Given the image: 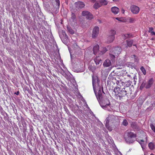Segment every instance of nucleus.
<instances>
[{"label": "nucleus", "mask_w": 155, "mask_h": 155, "mask_svg": "<svg viewBox=\"0 0 155 155\" xmlns=\"http://www.w3.org/2000/svg\"><path fill=\"white\" fill-rule=\"evenodd\" d=\"M92 85L93 89L98 101H101L100 105L103 109L107 110L108 111H111L113 110V106L110 105V102L108 99L106 98L104 100H102L103 95L102 92L104 94L103 89V87L99 84L100 80L96 75L93 74L92 75Z\"/></svg>", "instance_id": "obj_1"}, {"label": "nucleus", "mask_w": 155, "mask_h": 155, "mask_svg": "<svg viewBox=\"0 0 155 155\" xmlns=\"http://www.w3.org/2000/svg\"><path fill=\"white\" fill-rule=\"evenodd\" d=\"M115 79L117 84L120 86V88L119 87H115L113 91L112 94L115 98L120 100L123 97L127 94H132L130 88L123 87V86L125 85V83L122 81L121 78H119L118 80Z\"/></svg>", "instance_id": "obj_2"}, {"label": "nucleus", "mask_w": 155, "mask_h": 155, "mask_svg": "<svg viewBox=\"0 0 155 155\" xmlns=\"http://www.w3.org/2000/svg\"><path fill=\"white\" fill-rule=\"evenodd\" d=\"M136 137V134L130 131L127 132L124 134V138L125 141L129 143H133L134 141V138Z\"/></svg>", "instance_id": "obj_3"}, {"label": "nucleus", "mask_w": 155, "mask_h": 155, "mask_svg": "<svg viewBox=\"0 0 155 155\" xmlns=\"http://www.w3.org/2000/svg\"><path fill=\"white\" fill-rule=\"evenodd\" d=\"M116 117L113 115H109L105 120V125L106 127L109 129L110 124H112L115 121Z\"/></svg>", "instance_id": "obj_4"}, {"label": "nucleus", "mask_w": 155, "mask_h": 155, "mask_svg": "<svg viewBox=\"0 0 155 155\" xmlns=\"http://www.w3.org/2000/svg\"><path fill=\"white\" fill-rule=\"evenodd\" d=\"M153 81V80L152 78H150L148 81L147 84L145 81H144L140 87V89H142L144 87H145L146 88H149L152 84Z\"/></svg>", "instance_id": "obj_5"}, {"label": "nucleus", "mask_w": 155, "mask_h": 155, "mask_svg": "<svg viewBox=\"0 0 155 155\" xmlns=\"http://www.w3.org/2000/svg\"><path fill=\"white\" fill-rule=\"evenodd\" d=\"M130 10L131 12L134 14H137L140 10V8L138 6L132 5L130 6Z\"/></svg>", "instance_id": "obj_6"}, {"label": "nucleus", "mask_w": 155, "mask_h": 155, "mask_svg": "<svg viewBox=\"0 0 155 155\" xmlns=\"http://www.w3.org/2000/svg\"><path fill=\"white\" fill-rule=\"evenodd\" d=\"M99 28L97 26H95L93 29L92 36L93 38H95L97 36L99 33Z\"/></svg>", "instance_id": "obj_7"}, {"label": "nucleus", "mask_w": 155, "mask_h": 155, "mask_svg": "<svg viewBox=\"0 0 155 155\" xmlns=\"http://www.w3.org/2000/svg\"><path fill=\"white\" fill-rule=\"evenodd\" d=\"M59 35L62 41L64 43V42L63 41L64 40H63L64 38L66 40L68 39V37L65 32L63 31H62L61 32H60Z\"/></svg>", "instance_id": "obj_8"}, {"label": "nucleus", "mask_w": 155, "mask_h": 155, "mask_svg": "<svg viewBox=\"0 0 155 155\" xmlns=\"http://www.w3.org/2000/svg\"><path fill=\"white\" fill-rule=\"evenodd\" d=\"M76 8L77 9H81L84 6V4L83 2H78L75 3Z\"/></svg>", "instance_id": "obj_9"}, {"label": "nucleus", "mask_w": 155, "mask_h": 155, "mask_svg": "<svg viewBox=\"0 0 155 155\" xmlns=\"http://www.w3.org/2000/svg\"><path fill=\"white\" fill-rule=\"evenodd\" d=\"M93 52L94 54H101V50L100 48H99V46L97 45L94 46L93 49Z\"/></svg>", "instance_id": "obj_10"}, {"label": "nucleus", "mask_w": 155, "mask_h": 155, "mask_svg": "<svg viewBox=\"0 0 155 155\" xmlns=\"http://www.w3.org/2000/svg\"><path fill=\"white\" fill-rule=\"evenodd\" d=\"M111 51H114V53L115 55L117 56L118 54L120 53V49L119 47H116L113 48Z\"/></svg>", "instance_id": "obj_11"}, {"label": "nucleus", "mask_w": 155, "mask_h": 155, "mask_svg": "<svg viewBox=\"0 0 155 155\" xmlns=\"http://www.w3.org/2000/svg\"><path fill=\"white\" fill-rule=\"evenodd\" d=\"M126 44L125 45H123L122 47L123 48L125 47L126 48H127L128 47H131L133 43V41L132 40H127L126 41Z\"/></svg>", "instance_id": "obj_12"}, {"label": "nucleus", "mask_w": 155, "mask_h": 155, "mask_svg": "<svg viewBox=\"0 0 155 155\" xmlns=\"http://www.w3.org/2000/svg\"><path fill=\"white\" fill-rule=\"evenodd\" d=\"M111 11L114 14H117L119 11V9L117 7H114L111 8Z\"/></svg>", "instance_id": "obj_13"}, {"label": "nucleus", "mask_w": 155, "mask_h": 155, "mask_svg": "<svg viewBox=\"0 0 155 155\" xmlns=\"http://www.w3.org/2000/svg\"><path fill=\"white\" fill-rule=\"evenodd\" d=\"M111 65V62L109 59H106L104 62L103 65L105 67H108Z\"/></svg>", "instance_id": "obj_14"}, {"label": "nucleus", "mask_w": 155, "mask_h": 155, "mask_svg": "<svg viewBox=\"0 0 155 155\" xmlns=\"http://www.w3.org/2000/svg\"><path fill=\"white\" fill-rule=\"evenodd\" d=\"M69 20L71 22H75L76 21V16L74 13H72L71 18Z\"/></svg>", "instance_id": "obj_15"}, {"label": "nucleus", "mask_w": 155, "mask_h": 155, "mask_svg": "<svg viewBox=\"0 0 155 155\" xmlns=\"http://www.w3.org/2000/svg\"><path fill=\"white\" fill-rule=\"evenodd\" d=\"M115 38V36L109 35L107 38V42L108 43L112 42Z\"/></svg>", "instance_id": "obj_16"}, {"label": "nucleus", "mask_w": 155, "mask_h": 155, "mask_svg": "<svg viewBox=\"0 0 155 155\" xmlns=\"http://www.w3.org/2000/svg\"><path fill=\"white\" fill-rule=\"evenodd\" d=\"M54 2L55 3V7L58 9L60 7V3L59 0H53Z\"/></svg>", "instance_id": "obj_17"}, {"label": "nucleus", "mask_w": 155, "mask_h": 155, "mask_svg": "<svg viewBox=\"0 0 155 155\" xmlns=\"http://www.w3.org/2000/svg\"><path fill=\"white\" fill-rule=\"evenodd\" d=\"M88 68L90 71L94 72L95 71L96 68L95 66L91 65L89 66Z\"/></svg>", "instance_id": "obj_18"}, {"label": "nucleus", "mask_w": 155, "mask_h": 155, "mask_svg": "<svg viewBox=\"0 0 155 155\" xmlns=\"http://www.w3.org/2000/svg\"><path fill=\"white\" fill-rule=\"evenodd\" d=\"M109 54L110 58L112 59H114L116 57H117V56L115 55V54L114 53V51H111Z\"/></svg>", "instance_id": "obj_19"}, {"label": "nucleus", "mask_w": 155, "mask_h": 155, "mask_svg": "<svg viewBox=\"0 0 155 155\" xmlns=\"http://www.w3.org/2000/svg\"><path fill=\"white\" fill-rule=\"evenodd\" d=\"M101 50V54H103L107 51L106 48L105 47H101L100 48Z\"/></svg>", "instance_id": "obj_20"}, {"label": "nucleus", "mask_w": 155, "mask_h": 155, "mask_svg": "<svg viewBox=\"0 0 155 155\" xmlns=\"http://www.w3.org/2000/svg\"><path fill=\"white\" fill-rule=\"evenodd\" d=\"M116 34V31L114 30H111L109 32V35L111 36H115V35Z\"/></svg>", "instance_id": "obj_21"}, {"label": "nucleus", "mask_w": 155, "mask_h": 155, "mask_svg": "<svg viewBox=\"0 0 155 155\" xmlns=\"http://www.w3.org/2000/svg\"><path fill=\"white\" fill-rule=\"evenodd\" d=\"M94 60L97 65H98L100 64V63L101 61V59L99 57H96L95 58Z\"/></svg>", "instance_id": "obj_22"}, {"label": "nucleus", "mask_w": 155, "mask_h": 155, "mask_svg": "<svg viewBox=\"0 0 155 155\" xmlns=\"http://www.w3.org/2000/svg\"><path fill=\"white\" fill-rule=\"evenodd\" d=\"M148 147L151 150H153L155 148V145L152 142H150L149 143Z\"/></svg>", "instance_id": "obj_23"}, {"label": "nucleus", "mask_w": 155, "mask_h": 155, "mask_svg": "<svg viewBox=\"0 0 155 155\" xmlns=\"http://www.w3.org/2000/svg\"><path fill=\"white\" fill-rule=\"evenodd\" d=\"M99 2L101 5H106L107 4V2L105 0H99Z\"/></svg>", "instance_id": "obj_24"}, {"label": "nucleus", "mask_w": 155, "mask_h": 155, "mask_svg": "<svg viewBox=\"0 0 155 155\" xmlns=\"http://www.w3.org/2000/svg\"><path fill=\"white\" fill-rule=\"evenodd\" d=\"M101 5L100 3H99L97 2H96L94 5V7L95 9H97L100 7H101Z\"/></svg>", "instance_id": "obj_25"}, {"label": "nucleus", "mask_w": 155, "mask_h": 155, "mask_svg": "<svg viewBox=\"0 0 155 155\" xmlns=\"http://www.w3.org/2000/svg\"><path fill=\"white\" fill-rule=\"evenodd\" d=\"M127 20L130 23H134L136 21L135 18H127Z\"/></svg>", "instance_id": "obj_26"}, {"label": "nucleus", "mask_w": 155, "mask_h": 155, "mask_svg": "<svg viewBox=\"0 0 155 155\" xmlns=\"http://www.w3.org/2000/svg\"><path fill=\"white\" fill-rule=\"evenodd\" d=\"M126 83L125 86H124L125 87H128V88H130V86L131 84V82L130 81H128L127 82H126Z\"/></svg>", "instance_id": "obj_27"}, {"label": "nucleus", "mask_w": 155, "mask_h": 155, "mask_svg": "<svg viewBox=\"0 0 155 155\" xmlns=\"http://www.w3.org/2000/svg\"><path fill=\"white\" fill-rule=\"evenodd\" d=\"M86 18L87 19L90 20L91 19L93 18V16L92 15V14L90 12L89 15H87L86 16Z\"/></svg>", "instance_id": "obj_28"}, {"label": "nucleus", "mask_w": 155, "mask_h": 155, "mask_svg": "<svg viewBox=\"0 0 155 155\" xmlns=\"http://www.w3.org/2000/svg\"><path fill=\"white\" fill-rule=\"evenodd\" d=\"M89 12L88 11H84L82 12V15L83 16H85L86 17L87 15H89Z\"/></svg>", "instance_id": "obj_29"}, {"label": "nucleus", "mask_w": 155, "mask_h": 155, "mask_svg": "<svg viewBox=\"0 0 155 155\" xmlns=\"http://www.w3.org/2000/svg\"><path fill=\"white\" fill-rule=\"evenodd\" d=\"M45 7V8H46V9L47 11H50L52 10L51 7L48 4L46 5Z\"/></svg>", "instance_id": "obj_30"}, {"label": "nucleus", "mask_w": 155, "mask_h": 155, "mask_svg": "<svg viewBox=\"0 0 155 155\" xmlns=\"http://www.w3.org/2000/svg\"><path fill=\"white\" fill-rule=\"evenodd\" d=\"M140 69L141 70V71H142L144 75H145L146 74V70L143 67V66L141 67L140 68Z\"/></svg>", "instance_id": "obj_31"}, {"label": "nucleus", "mask_w": 155, "mask_h": 155, "mask_svg": "<svg viewBox=\"0 0 155 155\" xmlns=\"http://www.w3.org/2000/svg\"><path fill=\"white\" fill-rule=\"evenodd\" d=\"M67 29L70 34H73L74 33V31L70 28L67 27Z\"/></svg>", "instance_id": "obj_32"}, {"label": "nucleus", "mask_w": 155, "mask_h": 155, "mask_svg": "<svg viewBox=\"0 0 155 155\" xmlns=\"http://www.w3.org/2000/svg\"><path fill=\"white\" fill-rule=\"evenodd\" d=\"M122 124L124 126H127L128 124V123L126 120L124 119L122 123Z\"/></svg>", "instance_id": "obj_33"}, {"label": "nucleus", "mask_w": 155, "mask_h": 155, "mask_svg": "<svg viewBox=\"0 0 155 155\" xmlns=\"http://www.w3.org/2000/svg\"><path fill=\"white\" fill-rule=\"evenodd\" d=\"M150 127L151 129L155 133V126L152 124H150Z\"/></svg>", "instance_id": "obj_34"}, {"label": "nucleus", "mask_w": 155, "mask_h": 155, "mask_svg": "<svg viewBox=\"0 0 155 155\" xmlns=\"http://www.w3.org/2000/svg\"><path fill=\"white\" fill-rule=\"evenodd\" d=\"M140 144L141 145V147L143 149L145 147L144 143L141 142H139Z\"/></svg>", "instance_id": "obj_35"}, {"label": "nucleus", "mask_w": 155, "mask_h": 155, "mask_svg": "<svg viewBox=\"0 0 155 155\" xmlns=\"http://www.w3.org/2000/svg\"><path fill=\"white\" fill-rule=\"evenodd\" d=\"M153 28L152 27L150 28H149L148 31L150 33L151 32L153 31Z\"/></svg>", "instance_id": "obj_36"}, {"label": "nucleus", "mask_w": 155, "mask_h": 155, "mask_svg": "<svg viewBox=\"0 0 155 155\" xmlns=\"http://www.w3.org/2000/svg\"><path fill=\"white\" fill-rule=\"evenodd\" d=\"M124 35L125 37V39L127 38H128L129 37H130V35L128 34H126V35Z\"/></svg>", "instance_id": "obj_37"}, {"label": "nucleus", "mask_w": 155, "mask_h": 155, "mask_svg": "<svg viewBox=\"0 0 155 155\" xmlns=\"http://www.w3.org/2000/svg\"><path fill=\"white\" fill-rule=\"evenodd\" d=\"M134 61H138L139 60L138 58L135 56V57L134 58Z\"/></svg>", "instance_id": "obj_38"}, {"label": "nucleus", "mask_w": 155, "mask_h": 155, "mask_svg": "<svg viewBox=\"0 0 155 155\" xmlns=\"http://www.w3.org/2000/svg\"><path fill=\"white\" fill-rule=\"evenodd\" d=\"M136 124L135 123H132L131 124V126L132 127H134L136 126Z\"/></svg>", "instance_id": "obj_39"}, {"label": "nucleus", "mask_w": 155, "mask_h": 155, "mask_svg": "<svg viewBox=\"0 0 155 155\" xmlns=\"http://www.w3.org/2000/svg\"><path fill=\"white\" fill-rule=\"evenodd\" d=\"M151 35H155V32L153 31H152L150 32Z\"/></svg>", "instance_id": "obj_40"}, {"label": "nucleus", "mask_w": 155, "mask_h": 155, "mask_svg": "<svg viewBox=\"0 0 155 155\" xmlns=\"http://www.w3.org/2000/svg\"><path fill=\"white\" fill-rule=\"evenodd\" d=\"M116 19L118 20L119 21H122V20L120 19V18H116Z\"/></svg>", "instance_id": "obj_41"}, {"label": "nucleus", "mask_w": 155, "mask_h": 155, "mask_svg": "<svg viewBox=\"0 0 155 155\" xmlns=\"http://www.w3.org/2000/svg\"><path fill=\"white\" fill-rule=\"evenodd\" d=\"M136 55L133 54V55H131V58H134L135 57Z\"/></svg>", "instance_id": "obj_42"}, {"label": "nucleus", "mask_w": 155, "mask_h": 155, "mask_svg": "<svg viewBox=\"0 0 155 155\" xmlns=\"http://www.w3.org/2000/svg\"><path fill=\"white\" fill-rule=\"evenodd\" d=\"M139 142H142V143H144V141L143 140H140V141Z\"/></svg>", "instance_id": "obj_43"}, {"label": "nucleus", "mask_w": 155, "mask_h": 155, "mask_svg": "<svg viewBox=\"0 0 155 155\" xmlns=\"http://www.w3.org/2000/svg\"><path fill=\"white\" fill-rule=\"evenodd\" d=\"M92 2H94L96 0H90Z\"/></svg>", "instance_id": "obj_44"}, {"label": "nucleus", "mask_w": 155, "mask_h": 155, "mask_svg": "<svg viewBox=\"0 0 155 155\" xmlns=\"http://www.w3.org/2000/svg\"><path fill=\"white\" fill-rule=\"evenodd\" d=\"M19 91H17V93H16V94L17 95H18L19 94Z\"/></svg>", "instance_id": "obj_45"}, {"label": "nucleus", "mask_w": 155, "mask_h": 155, "mask_svg": "<svg viewBox=\"0 0 155 155\" xmlns=\"http://www.w3.org/2000/svg\"><path fill=\"white\" fill-rule=\"evenodd\" d=\"M114 2H118L119 0H112Z\"/></svg>", "instance_id": "obj_46"}, {"label": "nucleus", "mask_w": 155, "mask_h": 155, "mask_svg": "<svg viewBox=\"0 0 155 155\" xmlns=\"http://www.w3.org/2000/svg\"><path fill=\"white\" fill-rule=\"evenodd\" d=\"M124 11H124V10L123 9L122 10V12L123 13H124Z\"/></svg>", "instance_id": "obj_47"}, {"label": "nucleus", "mask_w": 155, "mask_h": 155, "mask_svg": "<svg viewBox=\"0 0 155 155\" xmlns=\"http://www.w3.org/2000/svg\"><path fill=\"white\" fill-rule=\"evenodd\" d=\"M119 153L120 154V155H123L122 154V153H121L120 152H119Z\"/></svg>", "instance_id": "obj_48"}, {"label": "nucleus", "mask_w": 155, "mask_h": 155, "mask_svg": "<svg viewBox=\"0 0 155 155\" xmlns=\"http://www.w3.org/2000/svg\"><path fill=\"white\" fill-rule=\"evenodd\" d=\"M134 81H135V79H136L135 77H134ZM136 79H137V78H136Z\"/></svg>", "instance_id": "obj_49"}, {"label": "nucleus", "mask_w": 155, "mask_h": 155, "mask_svg": "<svg viewBox=\"0 0 155 155\" xmlns=\"http://www.w3.org/2000/svg\"><path fill=\"white\" fill-rule=\"evenodd\" d=\"M150 155H154V154H153V153H151V154H150Z\"/></svg>", "instance_id": "obj_50"}]
</instances>
